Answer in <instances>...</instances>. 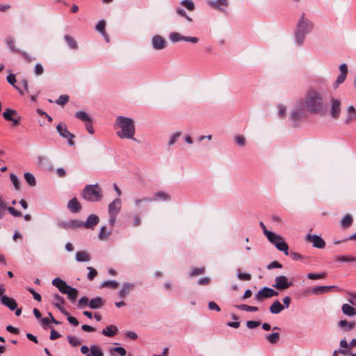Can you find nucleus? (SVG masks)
<instances>
[{"mask_svg": "<svg viewBox=\"0 0 356 356\" xmlns=\"http://www.w3.org/2000/svg\"><path fill=\"white\" fill-rule=\"evenodd\" d=\"M325 108L323 94L322 90L310 86L307 88L304 97L299 99L295 103L291 109L289 118L296 122L307 117V112L312 114H320Z\"/></svg>", "mask_w": 356, "mask_h": 356, "instance_id": "1", "label": "nucleus"}, {"mask_svg": "<svg viewBox=\"0 0 356 356\" xmlns=\"http://www.w3.org/2000/svg\"><path fill=\"white\" fill-rule=\"evenodd\" d=\"M116 135L120 139H127L136 141V125L131 118L119 115L116 118L113 124Z\"/></svg>", "mask_w": 356, "mask_h": 356, "instance_id": "2", "label": "nucleus"}, {"mask_svg": "<svg viewBox=\"0 0 356 356\" xmlns=\"http://www.w3.org/2000/svg\"><path fill=\"white\" fill-rule=\"evenodd\" d=\"M314 27V23L309 15L305 13H302L296 24L295 31L296 43L298 45L302 44L307 35L313 31Z\"/></svg>", "mask_w": 356, "mask_h": 356, "instance_id": "3", "label": "nucleus"}, {"mask_svg": "<svg viewBox=\"0 0 356 356\" xmlns=\"http://www.w3.org/2000/svg\"><path fill=\"white\" fill-rule=\"evenodd\" d=\"M82 197L88 202H99L103 197L102 191L98 184L86 185L82 191Z\"/></svg>", "mask_w": 356, "mask_h": 356, "instance_id": "4", "label": "nucleus"}, {"mask_svg": "<svg viewBox=\"0 0 356 356\" xmlns=\"http://www.w3.org/2000/svg\"><path fill=\"white\" fill-rule=\"evenodd\" d=\"M52 284L56 286L60 293L66 294L71 301H74L78 295V291L75 288L69 286L65 281L60 277H56L52 280Z\"/></svg>", "mask_w": 356, "mask_h": 356, "instance_id": "5", "label": "nucleus"}, {"mask_svg": "<svg viewBox=\"0 0 356 356\" xmlns=\"http://www.w3.org/2000/svg\"><path fill=\"white\" fill-rule=\"evenodd\" d=\"M269 242L273 244L277 250L282 251L285 255H289V246L284 241L283 237L281 235L277 234L275 232H268L266 236Z\"/></svg>", "mask_w": 356, "mask_h": 356, "instance_id": "6", "label": "nucleus"}, {"mask_svg": "<svg viewBox=\"0 0 356 356\" xmlns=\"http://www.w3.org/2000/svg\"><path fill=\"white\" fill-rule=\"evenodd\" d=\"M164 200V201L169 200L170 196L163 191H159L154 194V199H152L150 197H143L141 199H136L134 200V204L136 206L139 207L140 203L151 202L154 200Z\"/></svg>", "mask_w": 356, "mask_h": 356, "instance_id": "7", "label": "nucleus"}, {"mask_svg": "<svg viewBox=\"0 0 356 356\" xmlns=\"http://www.w3.org/2000/svg\"><path fill=\"white\" fill-rule=\"evenodd\" d=\"M3 117L6 120L12 122L14 125L19 124L22 119L16 110L9 108L3 113Z\"/></svg>", "mask_w": 356, "mask_h": 356, "instance_id": "8", "label": "nucleus"}, {"mask_svg": "<svg viewBox=\"0 0 356 356\" xmlns=\"http://www.w3.org/2000/svg\"><path fill=\"white\" fill-rule=\"evenodd\" d=\"M56 130H57L58 133L59 134V135L62 138H63L67 140L69 145H70V146L74 145V143L73 141L74 135L71 134L68 131L67 126L65 124H58L56 127Z\"/></svg>", "mask_w": 356, "mask_h": 356, "instance_id": "9", "label": "nucleus"}, {"mask_svg": "<svg viewBox=\"0 0 356 356\" xmlns=\"http://www.w3.org/2000/svg\"><path fill=\"white\" fill-rule=\"evenodd\" d=\"M293 282L289 281L284 275L277 276L275 279L274 288L278 290H285L293 286Z\"/></svg>", "mask_w": 356, "mask_h": 356, "instance_id": "10", "label": "nucleus"}, {"mask_svg": "<svg viewBox=\"0 0 356 356\" xmlns=\"http://www.w3.org/2000/svg\"><path fill=\"white\" fill-rule=\"evenodd\" d=\"M279 293L274 290L273 289L268 287H263L261 288L255 295V299L257 301H262L265 298H271L273 296H277Z\"/></svg>", "mask_w": 356, "mask_h": 356, "instance_id": "11", "label": "nucleus"}, {"mask_svg": "<svg viewBox=\"0 0 356 356\" xmlns=\"http://www.w3.org/2000/svg\"><path fill=\"white\" fill-rule=\"evenodd\" d=\"M58 225L63 229H76L83 226V221L76 219L62 220L58 222Z\"/></svg>", "mask_w": 356, "mask_h": 356, "instance_id": "12", "label": "nucleus"}, {"mask_svg": "<svg viewBox=\"0 0 356 356\" xmlns=\"http://www.w3.org/2000/svg\"><path fill=\"white\" fill-rule=\"evenodd\" d=\"M167 46V42L165 39L159 35H155L152 38V47L154 50H162Z\"/></svg>", "mask_w": 356, "mask_h": 356, "instance_id": "13", "label": "nucleus"}, {"mask_svg": "<svg viewBox=\"0 0 356 356\" xmlns=\"http://www.w3.org/2000/svg\"><path fill=\"white\" fill-rule=\"evenodd\" d=\"M306 239L316 248L322 249L325 246L324 240L320 236L309 234L306 236Z\"/></svg>", "mask_w": 356, "mask_h": 356, "instance_id": "14", "label": "nucleus"}, {"mask_svg": "<svg viewBox=\"0 0 356 356\" xmlns=\"http://www.w3.org/2000/svg\"><path fill=\"white\" fill-rule=\"evenodd\" d=\"M340 74L337 76L335 82L333 83V87L337 88L340 84L343 83L346 79L348 73V67L346 64L342 63L339 66Z\"/></svg>", "mask_w": 356, "mask_h": 356, "instance_id": "15", "label": "nucleus"}, {"mask_svg": "<svg viewBox=\"0 0 356 356\" xmlns=\"http://www.w3.org/2000/svg\"><path fill=\"white\" fill-rule=\"evenodd\" d=\"M122 207V201L118 197L113 200L108 206V214H115L118 215Z\"/></svg>", "mask_w": 356, "mask_h": 356, "instance_id": "16", "label": "nucleus"}, {"mask_svg": "<svg viewBox=\"0 0 356 356\" xmlns=\"http://www.w3.org/2000/svg\"><path fill=\"white\" fill-rule=\"evenodd\" d=\"M330 115L332 118H338L341 113V102L338 99H332Z\"/></svg>", "mask_w": 356, "mask_h": 356, "instance_id": "17", "label": "nucleus"}, {"mask_svg": "<svg viewBox=\"0 0 356 356\" xmlns=\"http://www.w3.org/2000/svg\"><path fill=\"white\" fill-rule=\"evenodd\" d=\"M99 218L95 214H90L87 218L86 222H83V226L86 229H93L99 223Z\"/></svg>", "mask_w": 356, "mask_h": 356, "instance_id": "18", "label": "nucleus"}, {"mask_svg": "<svg viewBox=\"0 0 356 356\" xmlns=\"http://www.w3.org/2000/svg\"><path fill=\"white\" fill-rule=\"evenodd\" d=\"M1 302L12 311L15 310L17 307L16 301L13 298L7 296H3L1 298Z\"/></svg>", "mask_w": 356, "mask_h": 356, "instance_id": "19", "label": "nucleus"}, {"mask_svg": "<svg viewBox=\"0 0 356 356\" xmlns=\"http://www.w3.org/2000/svg\"><path fill=\"white\" fill-rule=\"evenodd\" d=\"M105 303V300L99 296L92 298L89 301L88 307L92 309H97L102 308Z\"/></svg>", "mask_w": 356, "mask_h": 356, "instance_id": "20", "label": "nucleus"}, {"mask_svg": "<svg viewBox=\"0 0 356 356\" xmlns=\"http://www.w3.org/2000/svg\"><path fill=\"white\" fill-rule=\"evenodd\" d=\"M356 121V109L352 105L347 108V113L345 118V123L348 124Z\"/></svg>", "mask_w": 356, "mask_h": 356, "instance_id": "21", "label": "nucleus"}, {"mask_svg": "<svg viewBox=\"0 0 356 356\" xmlns=\"http://www.w3.org/2000/svg\"><path fill=\"white\" fill-rule=\"evenodd\" d=\"M67 209L72 213H78L81 209V205L76 197H73L68 202Z\"/></svg>", "mask_w": 356, "mask_h": 356, "instance_id": "22", "label": "nucleus"}, {"mask_svg": "<svg viewBox=\"0 0 356 356\" xmlns=\"http://www.w3.org/2000/svg\"><path fill=\"white\" fill-rule=\"evenodd\" d=\"M207 3L218 10H222V7L228 6V0H208Z\"/></svg>", "mask_w": 356, "mask_h": 356, "instance_id": "23", "label": "nucleus"}, {"mask_svg": "<svg viewBox=\"0 0 356 356\" xmlns=\"http://www.w3.org/2000/svg\"><path fill=\"white\" fill-rule=\"evenodd\" d=\"M54 298L56 300V302L54 303L56 307H57L64 315H68V312L65 311L63 307V305L65 303L64 299L58 293L54 294Z\"/></svg>", "mask_w": 356, "mask_h": 356, "instance_id": "24", "label": "nucleus"}, {"mask_svg": "<svg viewBox=\"0 0 356 356\" xmlns=\"http://www.w3.org/2000/svg\"><path fill=\"white\" fill-rule=\"evenodd\" d=\"M134 288V284L130 282H124L118 294L121 298L127 296Z\"/></svg>", "mask_w": 356, "mask_h": 356, "instance_id": "25", "label": "nucleus"}, {"mask_svg": "<svg viewBox=\"0 0 356 356\" xmlns=\"http://www.w3.org/2000/svg\"><path fill=\"white\" fill-rule=\"evenodd\" d=\"M284 309V307L278 300H275L269 308L270 313L273 314H277L280 313Z\"/></svg>", "mask_w": 356, "mask_h": 356, "instance_id": "26", "label": "nucleus"}, {"mask_svg": "<svg viewBox=\"0 0 356 356\" xmlns=\"http://www.w3.org/2000/svg\"><path fill=\"white\" fill-rule=\"evenodd\" d=\"M118 331V327L114 325L106 326L102 330V334L106 337H113Z\"/></svg>", "mask_w": 356, "mask_h": 356, "instance_id": "27", "label": "nucleus"}, {"mask_svg": "<svg viewBox=\"0 0 356 356\" xmlns=\"http://www.w3.org/2000/svg\"><path fill=\"white\" fill-rule=\"evenodd\" d=\"M90 260V254L86 251H78L76 253V261L78 262H87Z\"/></svg>", "mask_w": 356, "mask_h": 356, "instance_id": "28", "label": "nucleus"}, {"mask_svg": "<svg viewBox=\"0 0 356 356\" xmlns=\"http://www.w3.org/2000/svg\"><path fill=\"white\" fill-rule=\"evenodd\" d=\"M343 313L348 316L356 315V309L348 304H343L341 307Z\"/></svg>", "mask_w": 356, "mask_h": 356, "instance_id": "29", "label": "nucleus"}, {"mask_svg": "<svg viewBox=\"0 0 356 356\" xmlns=\"http://www.w3.org/2000/svg\"><path fill=\"white\" fill-rule=\"evenodd\" d=\"M87 356H104L102 348L97 345L90 346L89 354Z\"/></svg>", "mask_w": 356, "mask_h": 356, "instance_id": "30", "label": "nucleus"}, {"mask_svg": "<svg viewBox=\"0 0 356 356\" xmlns=\"http://www.w3.org/2000/svg\"><path fill=\"white\" fill-rule=\"evenodd\" d=\"M265 339L270 344H276L280 339V335L278 332H272L265 336Z\"/></svg>", "mask_w": 356, "mask_h": 356, "instance_id": "31", "label": "nucleus"}, {"mask_svg": "<svg viewBox=\"0 0 356 356\" xmlns=\"http://www.w3.org/2000/svg\"><path fill=\"white\" fill-rule=\"evenodd\" d=\"M169 40L172 43H176L180 41H185V36L177 32H171L169 34Z\"/></svg>", "mask_w": 356, "mask_h": 356, "instance_id": "32", "label": "nucleus"}, {"mask_svg": "<svg viewBox=\"0 0 356 356\" xmlns=\"http://www.w3.org/2000/svg\"><path fill=\"white\" fill-rule=\"evenodd\" d=\"M105 26H106V22L104 20H100L98 22V23L96 24V30L99 31L106 39L107 42H108V38L105 32Z\"/></svg>", "mask_w": 356, "mask_h": 356, "instance_id": "33", "label": "nucleus"}, {"mask_svg": "<svg viewBox=\"0 0 356 356\" xmlns=\"http://www.w3.org/2000/svg\"><path fill=\"white\" fill-rule=\"evenodd\" d=\"M111 233H112L111 229L108 230V231H106V226H102L100 228L98 237L102 241H106V240L108 239V238H109L110 235L111 234Z\"/></svg>", "mask_w": 356, "mask_h": 356, "instance_id": "34", "label": "nucleus"}, {"mask_svg": "<svg viewBox=\"0 0 356 356\" xmlns=\"http://www.w3.org/2000/svg\"><path fill=\"white\" fill-rule=\"evenodd\" d=\"M353 223V218L350 214H346L340 222V225L343 228H347Z\"/></svg>", "mask_w": 356, "mask_h": 356, "instance_id": "35", "label": "nucleus"}, {"mask_svg": "<svg viewBox=\"0 0 356 356\" xmlns=\"http://www.w3.org/2000/svg\"><path fill=\"white\" fill-rule=\"evenodd\" d=\"M24 177L25 181L30 186L33 187L36 185V179L32 173L29 172H25L24 174Z\"/></svg>", "mask_w": 356, "mask_h": 356, "instance_id": "36", "label": "nucleus"}, {"mask_svg": "<svg viewBox=\"0 0 356 356\" xmlns=\"http://www.w3.org/2000/svg\"><path fill=\"white\" fill-rule=\"evenodd\" d=\"M64 40L67 42V45L69 46V47L71 49H77V47H78L77 43L73 37H72L69 35H65L64 36Z\"/></svg>", "mask_w": 356, "mask_h": 356, "instance_id": "37", "label": "nucleus"}, {"mask_svg": "<svg viewBox=\"0 0 356 356\" xmlns=\"http://www.w3.org/2000/svg\"><path fill=\"white\" fill-rule=\"evenodd\" d=\"M339 325L340 327L344 328L346 330H351L355 326V322H349L346 320H341L339 321Z\"/></svg>", "mask_w": 356, "mask_h": 356, "instance_id": "38", "label": "nucleus"}, {"mask_svg": "<svg viewBox=\"0 0 356 356\" xmlns=\"http://www.w3.org/2000/svg\"><path fill=\"white\" fill-rule=\"evenodd\" d=\"M119 284L115 280H106L104 281L101 284V288H111V289H116L118 286Z\"/></svg>", "mask_w": 356, "mask_h": 356, "instance_id": "39", "label": "nucleus"}, {"mask_svg": "<svg viewBox=\"0 0 356 356\" xmlns=\"http://www.w3.org/2000/svg\"><path fill=\"white\" fill-rule=\"evenodd\" d=\"M334 286H315V287H314L312 289V292L313 293H314V294H321V293H323L325 291H327L328 290H330V289L334 288Z\"/></svg>", "mask_w": 356, "mask_h": 356, "instance_id": "40", "label": "nucleus"}, {"mask_svg": "<svg viewBox=\"0 0 356 356\" xmlns=\"http://www.w3.org/2000/svg\"><path fill=\"white\" fill-rule=\"evenodd\" d=\"M75 117L83 122H86L88 121H90L91 120V118L88 115V114L83 111H77L75 113Z\"/></svg>", "mask_w": 356, "mask_h": 356, "instance_id": "41", "label": "nucleus"}, {"mask_svg": "<svg viewBox=\"0 0 356 356\" xmlns=\"http://www.w3.org/2000/svg\"><path fill=\"white\" fill-rule=\"evenodd\" d=\"M7 81L13 86H14L17 90L18 92L22 94V95H24V92L22 91V90L17 87V86H15V83H16V79H15V76L14 74H9L8 76H7Z\"/></svg>", "mask_w": 356, "mask_h": 356, "instance_id": "42", "label": "nucleus"}, {"mask_svg": "<svg viewBox=\"0 0 356 356\" xmlns=\"http://www.w3.org/2000/svg\"><path fill=\"white\" fill-rule=\"evenodd\" d=\"M236 307L241 310H244L249 312H257L259 310L257 307L250 306L248 305H238Z\"/></svg>", "mask_w": 356, "mask_h": 356, "instance_id": "43", "label": "nucleus"}, {"mask_svg": "<svg viewBox=\"0 0 356 356\" xmlns=\"http://www.w3.org/2000/svg\"><path fill=\"white\" fill-rule=\"evenodd\" d=\"M10 179L11 182L14 185L15 190H17V191L19 190L21 183H20L19 179L17 177V176L15 174L11 173L10 175Z\"/></svg>", "mask_w": 356, "mask_h": 356, "instance_id": "44", "label": "nucleus"}, {"mask_svg": "<svg viewBox=\"0 0 356 356\" xmlns=\"http://www.w3.org/2000/svg\"><path fill=\"white\" fill-rule=\"evenodd\" d=\"M181 132L179 131H176V132L173 133L172 134H171L170 139L168 142V145L169 146L173 145L176 143L177 139L181 136Z\"/></svg>", "mask_w": 356, "mask_h": 356, "instance_id": "45", "label": "nucleus"}, {"mask_svg": "<svg viewBox=\"0 0 356 356\" xmlns=\"http://www.w3.org/2000/svg\"><path fill=\"white\" fill-rule=\"evenodd\" d=\"M334 259L335 261L340 262H351L356 261L355 257L346 256H335Z\"/></svg>", "mask_w": 356, "mask_h": 356, "instance_id": "46", "label": "nucleus"}, {"mask_svg": "<svg viewBox=\"0 0 356 356\" xmlns=\"http://www.w3.org/2000/svg\"><path fill=\"white\" fill-rule=\"evenodd\" d=\"M181 4L186 8L188 10H193L195 9V5L191 0H182Z\"/></svg>", "mask_w": 356, "mask_h": 356, "instance_id": "47", "label": "nucleus"}, {"mask_svg": "<svg viewBox=\"0 0 356 356\" xmlns=\"http://www.w3.org/2000/svg\"><path fill=\"white\" fill-rule=\"evenodd\" d=\"M326 274L325 273H308L307 275V277L310 280H318L325 277Z\"/></svg>", "mask_w": 356, "mask_h": 356, "instance_id": "48", "label": "nucleus"}, {"mask_svg": "<svg viewBox=\"0 0 356 356\" xmlns=\"http://www.w3.org/2000/svg\"><path fill=\"white\" fill-rule=\"evenodd\" d=\"M6 44L9 47V48L11 49L12 51L17 53L20 52V50L16 48L15 45V41L12 38H7Z\"/></svg>", "mask_w": 356, "mask_h": 356, "instance_id": "49", "label": "nucleus"}, {"mask_svg": "<svg viewBox=\"0 0 356 356\" xmlns=\"http://www.w3.org/2000/svg\"><path fill=\"white\" fill-rule=\"evenodd\" d=\"M87 270H88V273L87 275L88 280H92L97 274V270L91 266L87 267Z\"/></svg>", "mask_w": 356, "mask_h": 356, "instance_id": "50", "label": "nucleus"}, {"mask_svg": "<svg viewBox=\"0 0 356 356\" xmlns=\"http://www.w3.org/2000/svg\"><path fill=\"white\" fill-rule=\"evenodd\" d=\"M69 100V96L66 95H60L58 99L56 101L57 104L64 106Z\"/></svg>", "mask_w": 356, "mask_h": 356, "instance_id": "51", "label": "nucleus"}, {"mask_svg": "<svg viewBox=\"0 0 356 356\" xmlns=\"http://www.w3.org/2000/svg\"><path fill=\"white\" fill-rule=\"evenodd\" d=\"M67 339H68L69 343L73 347H75V346L81 344V343L79 339H77L76 337H72V336H68Z\"/></svg>", "mask_w": 356, "mask_h": 356, "instance_id": "52", "label": "nucleus"}, {"mask_svg": "<svg viewBox=\"0 0 356 356\" xmlns=\"http://www.w3.org/2000/svg\"><path fill=\"white\" fill-rule=\"evenodd\" d=\"M237 277L241 280L249 281L251 280V275L247 273H241L240 271L237 273Z\"/></svg>", "mask_w": 356, "mask_h": 356, "instance_id": "53", "label": "nucleus"}, {"mask_svg": "<svg viewBox=\"0 0 356 356\" xmlns=\"http://www.w3.org/2000/svg\"><path fill=\"white\" fill-rule=\"evenodd\" d=\"M236 143L240 147H243L245 145V138L243 136H236L234 138Z\"/></svg>", "mask_w": 356, "mask_h": 356, "instance_id": "54", "label": "nucleus"}, {"mask_svg": "<svg viewBox=\"0 0 356 356\" xmlns=\"http://www.w3.org/2000/svg\"><path fill=\"white\" fill-rule=\"evenodd\" d=\"M44 72V68L40 63H36L34 66V73L37 76L41 75Z\"/></svg>", "mask_w": 356, "mask_h": 356, "instance_id": "55", "label": "nucleus"}, {"mask_svg": "<svg viewBox=\"0 0 356 356\" xmlns=\"http://www.w3.org/2000/svg\"><path fill=\"white\" fill-rule=\"evenodd\" d=\"M89 300L88 297L83 296L81 297L79 300V306L81 308L85 307L86 306L88 305L89 304Z\"/></svg>", "mask_w": 356, "mask_h": 356, "instance_id": "56", "label": "nucleus"}, {"mask_svg": "<svg viewBox=\"0 0 356 356\" xmlns=\"http://www.w3.org/2000/svg\"><path fill=\"white\" fill-rule=\"evenodd\" d=\"M27 290L33 295V297L35 300L39 302L41 301V296L38 293H37L33 289L28 287Z\"/></svg>", "mask_w": 356, "mask_h": 356, "instance_id": "57", "label": "nucleus"}, {"mask_svg": "<svg viewBox=\"0 0 356 356\" xmlns=\"http://www.w3.org/2000/svg\"><path fill=\"white\" fill-rule=\"evenodd\" d=\"M260 325L259 321H248L246 323V325L249 329H254L258 327Z\"/></svg>", "mask_w": 356, "mask_h": 356, "instance_id": "58", "label": "nucleus"}, {"mask_svg": "<svg viewBox=\"0 0 356 356\" xmlns=\"http://www.w3.org/2000/svg\"><path fill=\"white\" fill-rule=\"evenodd\" d=\"M208 307L210 310H214L216 312L220 311V307L215 302H213V301H210L208 303Z\"/></svg>", "mask_w": 356, "mask_h": 356, "instance_id": "59", "label": "nucleus"}, {"mask_svg": "<svg viewBox=\"0 0 356 356\" xmlns=\"http://www.w3.org/2000/svg\"><path fill=\"white\" fill-rule=\"evenodd\" d=\"M204 268H193L191 271V276L193 277L197 275H200L204 273Z\"/></svg>", "mask_w": 356, "mask_h": 356, "instance_id": "60", "label": "nucleus"}, {"mask_svg": "<svg viewBox=\"0 0 356 356\" xmlns=\"http://www.w3.org/2000/svg\"><path fill=\"white\" fill-rule=\"evenodd\" d=\"M282 267V264L277 261H272L267 266V268L269 270L275 268H281Z\"/></svg>", "mask_w": 356, "mask_h": 356, "instance_id": "61", "label": "nucleus"}, {"mask_svg": "<svg viewBox=\"0 0 356 356\" xmlns=\"http://www.w3.org/2000/svg\"><path fill=\"white\" fill-rule=\"evenodd\" d=\"M7 210L13 216L19 217L22 216V213L19 211H17L13 207H9Z\"/></svg>", "mask_w": 356, "mask_h": 356, "instance_id": "62", "label": "nucleus"}, {"mask_svg": "<svg viewBox=\"0 0 356 356\" xmlns=\"http://www.w3.org/2000/svg\"><path fill=\"white\" fill-rule=\"evenodd\" d=\"M141 223V218L139 216L138 214H135L134 216H133V225L134 226L136 227V226H138L140 225Z\"/></svg>", "mask_w": 356, "mask_h": 356, "instance_id": "63", "label": "nucleus"}, {"mask_svg": "<svg viewBox=\"0 0 356 356\" xmlns=\"http://www.w3.org/2000/svg\"><path fill=\"white\" fill-rule=\"evenodd\" d=\"M86 128L89 134H92L94 133V129H93V127H92V120L86 122Z\"/></svg>", "mask_w": 356, "mask_h": 356, "instance_id": "64", "label": "nucleus"}]
</instances>
